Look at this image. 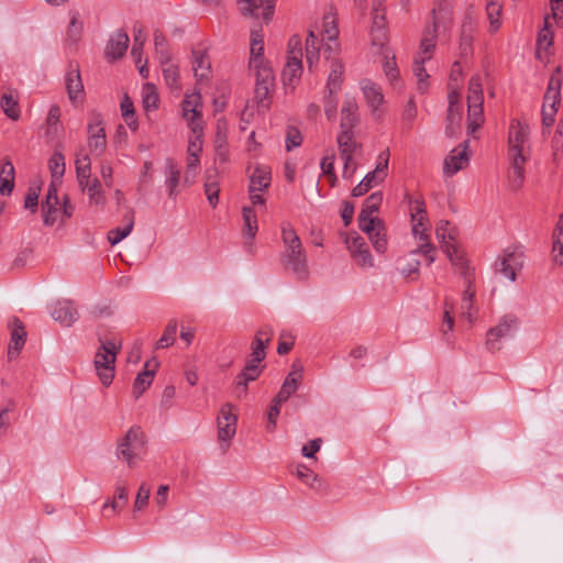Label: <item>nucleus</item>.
Instances as JSON below:
<instances>
[{"instance_id": "obj_1", "label": "nucleus", "mask_w": 563, "mask_h": 563, "mask_svg": "<svg viewBox=\"0 0 563 563\" xmlns=\"http://www.w3.org/2000/svg\"><path fill=\"white\" fill-rule=\"evenodd\" d=\"M529 126L514 119L509 126L508 155L510 170L508 174L511 190L521 188L525 181V164L530 156Z\"/></svg>"}, {"instance_id": "obj_2", "label": "nucleus", "mask_w": 563, "mask_h": 563, "mask_svg": "<svg viewBox=\"0 0 563 563\" xmlns=\"http://www.w3.org/2000/svg\"><path fill=\"white\" fill-rule=\"evenodd\" d=\"M146 438L140 426H132L118 441L117 457L134 467L145 453Z\"/></svg>"}, {"instance_id": "obj_3", "label": "nucleus", "mask_w": 563, "mask_h": 563, "mask_svg": "<svg viewBox=\"0 0 563 563\" xmlns=\"http://www.w3.org/2000/svg\"><path fill=\"white\" fill-rule=\"evenodd\" d=\"M76 174L78 186L82 191L88 192L91 203L104 205V196L101 190V183L97 178H91V162L88 155L76 158Z\"/></svg>"}, {"instance_id": "obj_4", "label": "nucleus", "mask_w": 563, "mask_h": 563, "mask_svg": "<svg viewBox=\"0 0 563 563\" xmlns=\"http://www.w3.org/2000/svg\"><path fill=\"white\" fill-rule=\"evenodd\" d=\"M120 346H117L113 341L108 340L106 342H101V345L95 355V367L104 387L110 386L113 380L114 364Z\"/></svg>"}, {"instance_id": "obj_5", "label": "nucleus", "mask_w": 563, "mask_h": 563, "mask_svg": "<svg viewBox=\"0 0 563 563\" xmlns=\"http://www.w3.org/2000/svg\"><path fill=\"white\" fill-rule=\"evenodd\" d=\"M389 150L382 151L377 156L375 169L367 173L365 177L352 189L353 197L364 196L374 186L382 184L388 174Z\"/></svg>"}, {"instance_id": "obj_6", "label": "nucleus", "mask_w": 563, "mask_h": 563, "mask_svg": "<svg viewBox=\"0 0 563 563\" xmlns=\"http://www.w3.org/2000/svg\"><path fill=\"white\" fill-rule=\"evenodd\" d=\"M282 263L297 279H305L308 276L307 256L301 242L285 246Z\"/></svg>"}, {"instance_id": "obj_7", "label": "nucleus", "mask_w": 563, "mask_h": 563, "mask_svg": "<svg viewBox=\"0 0 563 563\" xmlns=\"http://www.w3.org/2000/svg\"><path fill=\"white\" fill-rule=\"evenodd\" d=\"M518 327V318L514 314L504 316L498 324L487 332L486 345L489 351L496 352L501 349V340L514 335Z\"/></svg>"}, {"instance_id": "obj_8", "label": "nucleus", "mask_w": 563, "mask_h": 563, "mask_svg": "<svg viewBox=\"0 0 563 563\" xmlns=\"http://www.w3.org/2000/svg\"><path fill=\"white\" fill-rule=\"evenodd\" d=\"M233 405L230 402L224 404L220 409V415L217 419L218 424V439L221 444L227 443L223 449L229 446V442L235 435L238 417L232 412Z\"/></svg>"}, {"instance_id": "obj_9", "label": "nucleus", "mask_w": 563, "mask_h": 563, "mask_svg": "<svg viewBox=\"0 0 563 563\" xmlns=\"http://www.w3.org/2000/svg\"><path fill=\"white\" fill-rule=\"evenodd\" d=\"M255 71V100L261 108L268 107V100L274 89V75L272 68H262Z\"/></svg>"}, {"instance_id": "obj_10", "label": "nucleus", "mask_w": 563, "mask_h": 563, "mask_svg": "<svg viewBox=\"0 0 563 563\" xmlns=\"http://www.w3.org/2000/svg\"><path fill=\"white\" fill-rule=\"evenodd\" d=\"M183 112L184 117L188 121V124L192 132H201L203 130V125L201 122V112L199 107L201 106V95L200 92H194L191 95H187L183 100Z\"/></svg>"}, {"instance_id": "obj_11", "label": "nucleus", "mask_w": 563, "mask_h": 563, "mask_svg": "<svg viewBox=\"0 0 563 563\" xmlns=\"http://www.w3.org/2000/svg\"><path fill=\"white\" fill-rule=\"evenodd\" d=\"M89 148L97 154L103 153L107 145L106 131L103 128L102 115L98 112H92L88 123Z\"/></svg>"}, {"instance_id": "obj_12", "label": "nucleus", "mask_w": 563, "mask_h": 563, "mask_svg": "<svg viewBox=\"0 0 563 563\" xmlns=\"http://www.w3.org/2000/svg\"><path fill=\"white\" fill-rule=\"evenodd\" d=\"M345 243L352 257L360 266L372 267L374 265L373 256L371 255L367 244L362 236L356 233L347 235Z\"/></svg>"}, {"instance_id": "obj_13", "label": "nucleus", "mask_w": 563, "mask_h": 563, "mask_svg": "<svg viewBox=\"0 0 563 563\" xmlns=\"http://www.w3.org/2000/svg\"><path fill=\"white\" fill-rule=\"evenodd\" d=\"M57 195V188L54 181H51L45 200L42 202L43 223L46 227H53L58 219L60 206Z\"/></svg>"}, {"instance_id": "obj_14", "label": "nucleus", "mask_w": 563, "mask_h": 563, "mask_svg": "<svg viewBox=\"0 0 563 563\" xmlns=\"http://www.w3.org/2000/svg\"><path fill=\"white\" fill-rule=\"evenodd\" d=\"M274 336V330L269 325L261 327L251 343L250 358L254 362H263L266 357V349Z\"/></svg>"}, {"instance_id": "obj_15", "label": "nucleus", "mask_w": 563, "mask_h": 563, "mask_svg": "<svg viewBox=\"0 0 563 563\" xmlns=\"http://www.w3.org/2000/svg\"><path fill=\"white\" fill-rule=\"evenodd\" d=\"M244 5L241 7L243 14L251 15L255 19L263 18L268 23L274 14V0H243Z\"/></svg>"}, {"instance_id": "obj_16", "label": "nucleus", "mask_w": 563, "mask_h": 563, "mask_svg": "<svg viewBox=\"0 0 563 563\" xmlns=\"http://www.w3.org/2000/svg\"><path fill=\"white\" fill-rule=\"evenodd\" d=\"M523 265L522 254L517 251L506 250L497 263L498 272L509 280H516V272Z\"/></svg>"}, {"instance_id": "obj_17", "label": "nucleus", "mask_w": 563, "mask_h": 563, "mask_svg": "<svg viewBox=\"0 0 563 563\" xmlns=\"http://www.w3.org/2000/svg\"><path fill=\"white\" fill-rule=\"evenodd\" d=\"M129 43L130 38L126 32L123 30H118L114 32L110 36L106 46L104 55L107 59L115 60L121 58L125 54L129 47Z\"/></svg>"}, {"instance_id": "obj_18", "label": "nucleus", "mask_w": 563, "mask_h": 563, "mask_svg": "<svg viewBox=\"0 0 563 563\" xmlns=\"http://www.w3.org/2000/svg\"><path fill=\"white\" fill-rule=\"evenodd\" d=\"M476 32V22L471 13L465 14L460 35V55L466 57L473 52V40Z\"/></svg>"}, {"instance_id": "obj_19", "label": "nucleus", "mask_w": 563, "mask_h": 563, "mask_svg": "<svg viewBox=\"0 0 563 563\" xmlns=\"http://www.w3.org/2000/svg\"><path fill=\"white\" fill-rule=\"evenodd\" d=\"M463 150H453L452 153L444 159L443 173L446 176H453L459 170L463 169L468 163V155L466 150L468 147V140L462 143Z\"/></svg>"}, {"instance_id": "obj_20", "label": "nucleus", "mask_w": 563, "mask_h": 563, "mask_svg": "<svg viewBox=\"0 0 563 563\" xmlns=\"http://www.w3.org/2000/svg\"><path fill=\"white\" fill-rule=\"evenodd\" d=\"M52 318L65 327L71 325L78 318V311L69 300L57 301L51 311Z\"/></svg>"}, {"instance_id": "obj_21", "label": "nucleus", "mask_w": 563, "mask_h": 563, "mask_svg": "<svg viewBox=\"0 0 563 563\" xmlns=\"http://www.w3.org/2000/svg\"><path fill=\"white\" fill-rule=\"evenodd\" d=\"M11 341L8 349L9 360L16 357L25 344L26 332L22 321L18 318H13L11 321Z\"/></svg>"}, {"instance_id": "obj_22", "label": "nucleus", "mask_w": 563, "mask_h": 563, "mask_svg": "<svg viewBox=\"0 0 563 563\" xmlns=\"http://www.w3.org/2000/svg\"><path fill=\"white\" fill-rule=\"evenodd\" d=\"M262 362H254L249 360L242 371L235 377V384L238 388L243 387V394H247V385L251 382L256 380L262 374L264 366H261Z\"/></svg>"}, {"instance_id": "obj_23", "label": "nucleus", "mask_w": 563, "mask_h": 563, "mask_svg": "<svg viewBox=\"0 0 563 563\" xmlns=\"http://www.w3.org/2000/svg\"><path fill=\"white\" fill-rule=\"evenodd\" d=\"M358 122L357 104L354 99L346 98L341 110V132H353Z\"/></svg>"}, {"instance_id": "obj_24", "label": "nucleus", "mask_w": 563, "mask_h": 563, "mask_svg": "<svg viewBox=\"0 0 563 563\" xmlns=\"http://www.w3.org/2000/svg\"><path fill=\"white\" fill-rule=\"evenodd\" d=\"M442 250L449 256L450 262L460 272L464 280H466L467 277H473L467 260L454 245L444 243Z\"/></svg>"}, {"instance_id": "obj_25", "label": "nucleus", "mask_w": 563, "mask_h": 563, "mask_svg": "<svg viewBox=\"0 0 563 563\" xmlns=\"http://www.w3.org/2000/svg\"><path fill=\"white\" fill-rule=\"evenodd\" d=\"M65 80L68 98L71 103H76L84 92V85L81 81L79 67H73L70 65V68L66 74Z\"/></svg>"}, {"instance_id": "obj_26", "label": "nucleus", "mask_w": 563, "mask_h": 563, "mask_svg": "<svg viewBox=\"0 0 563 563\" xmlns=\"http://www.w3.org/2000/svg\"><path fill=\"white\" fill-rule=\"evenodd\" d=\"M373 25L371 30L372 42L375 46L383 47L387 41V29L385 12H379L375 7V13L372 14Z\"/></svg>"}, {"instance_id": "obj_27", "label": "nucleus", "mask_w": 563, "mask_h": 563, "mask_svg": "<svg viewBox=\"0 0 563 563\" xmlns=\"http://www.w3.org/2000/svg\"><path fill=\"white\" fill-rule=\"evenodd\" d=\"M302 70L303 68L301 59H298L295 56L287 58V63L282 71V79L284 85L294 88L295 84L300 79Z\"/></svg>"}, {"instance_id": "obj_28", "label": "nucleus", "mask_w": 563, "mask_h": 563, "mask_svg": "<svg viewBox=\"0 0 563 563\" xmlns=\"http://www.w3.org/2000/svg\"><path fill=\"white\" fill-rule=\"evenodd\" d=\"M15 169L12 162L5 158L0 167V195L10 196L14 188Z\"/></svg>"}, {"instance_id": "obj_29", "label": "nucleus", "mask_w": 563, "mask_h": 563, "mask_svg": "<svg viewBox=\"0 0 563 563\" xmlns=\"http://www.w3.org/2000/svg\"><path fill=\"white\" fill-rule=\"evenodd\" d=\"M271 169L266 166H256L250 176L249 191H264L271 185Z\"/></svg>"}, {"instance_id": "obj_30", "label": "nucleus", "mask_w": 563, "mask_h": 563, "mask_svg": "<svg viewBox=\"0 0 563 563\" xmlns=\"http://www.w3.org/2000/svg\"><path fill=\"white\" fill-rule=\"evenodd\" d=\"M340 155L343 161H352L360 144L355 141L353 132H341L336 137Z\"/></svg>"}, {"instance_id": "obj_31", "label": "nucleus", "mask_w": 563, "mask_h": 563, "mask_svg": "<svg viewBox=\"0 0 563 563\" xmlns=\"http://www.w3.org/2000/svg\"><path fill=\"white\" fill-rule=\"evenodd\" d=\"M343 73V63L339 58H333L330 64V73L327 81V90L330 95H334L341 89Z\"/></svg>"}, {"instance_id": "obj_32", "label": "nucleus", "mask_w": 563, "mask_h": 563, "mask_svg": "<svg viewBox=\"0 0 563 563\" xmlns=\"http://www.w3.org/2000/svg\"><path fill=\"white\" fill-rule=\"evenodd\" d=\"M438 26L434 22L432 27L428 29L422 37L419 46V52L416 56H420L421 59L429 60L432 57V54L435 49V38H437Z\"/></svg>"}, {"instance_id": "obj_33", "label": "nucleus", "mask_w": 563, "mask_h": 563, "mask_svg": "<svg viewBox=\"0 0 563 563\" xmlns=\"http://www.w3.org/2000/svg\"><path fill=\"white\" fill-rule=\"evenodd\" d=\"M166 186L168 189V196L172 199H175L178 195L177 187L179 185L180 180V169L175 163L174 159L167 158L166 159Z\"/></svg>"}, {"instance_id": "obj_34", "label": "nucleus", "mask_w": 563, "mask_h": 563, "mask_svg": "<svg viewBox=\"0 0 563 563\" xmlns=\"http://www.w3.org/2000/svg\"><path fill=\"white\" fill-rule=\"evenodd\" d=\"M361 87L364 93V97L367 101V104L373 109L377 110L378 107L383 103L384 96L380 91L379 86L369 79H364L361 81Z\"/></svg>"}, {"instance_id": "obj_35", "label": "nucleus", "mask_w": 563, "mask_h": 563, "mask_svg": "<svg viewBox=\"0 0 563 563\" xmlns=\"http://www.w3.org/2000/svg\"><path fill=\"white\" fill-rule=\"evenodd\" d=\"M124 224L109 231L108 240L111 245L120 243L125 239L134 227V214L132 211L128 212L123 218Z\"/></svg>"}, {"instance_id": "obj_36", "label": "nucleus", "mask_w": 563, "mask_h": 563, "mask_svg": "<svg viewBox=\"0 0 563 563\" xmlns=\"http://www.w3.org/2000/svg\"><path fill=\"white\" fill-rule=\"evenodd\" d=\"M320 57V43L313 31H309L306 40V62L308 69L313 70Z\"/></svg>"}, {"instance_id": "obj_37", "label": "nucleus", "mask_w": 563, "mask_h": 563, "mask_svg": "<svg viewBox=\"0 0 563 563\" xmlns=\"http://www.w3.org/2000/svg\"><path fill=\"white\" fill-rule=\"evenodd\" d=\"M553 262L556 265L563 264V213L560 214L558 223L553 231Z\"/></svg>"}, {"instance_id": "obj_38", "label": "nucleus", "mask_w": 563, "mask_h": 563, "mask_svg": "<svg viewBox=\"0 0 563 563\" xmlns=\"http://www.w3.org/2000/svg\"><path fill=\"white\" fill-rule=\"evenodd\" d=\"M194 56V74L198 81L208 79L210 73V62L202 51H192Z\"/></svg>"}, {"instance_id": "obj_39", "label": "nucleus", "mask_w": 563, "mask_h": 563, "mask_svg": "<svg viewBox=\"0 0 563 563\" xmlns=\"http://www.w3.org/2000/svg\"><path fill=\"white\" fill-rule=\"evenodd\" d=\"M150 362L145 363V368L137 374L133 384V395L139 398L152 384L155 369H148Z\"/></svg>"}, {"instance_id": "obj_40", "label": "nucleus", "mask_w": 563, "mask_h": 563, "mask_svg": "<svg viewBox=\"0 0 563 563\" xmlns=\"http://www.w3.org/2000/svg\"><path fill=\"white\" fill-rule=\"evenodd\" d=\"M129 500L128 486L125 482L119 481L115 485L114 496L112 501H106L103 505V510H107L109 507L115 511L117 509L123 508Z\"/></svg>"}, {"instance_id": "obj_41", "label": "nucleus", "mask_w": 563, "mask_h": 563, "mask_svg": "<svg viewBox=\"0 0 563 563\" xmlns=\"http://www.w3.org/2000/svg\"><path fill=\"white\" fill-rule=\"evenodd\" d=\"M426 62L427 60L421 59L420 56H415L413 64H412V71L417 78V89L420 93H424L429 87V84H428L429 75L424 68Z\"/></svg>"}, {"instance_id": "obj_42", "label": "nucleus", "mask_w": 563, "mask_h": 563, "mask_svg": "<svg viewBox=\"0 0 563 563\" xmlns=\"http://www.w3.org/2000/svg\"><path fill=\"white\" fill-rule=\"evenodd\" d=\"M483 84L478 75L473 76L468 82L467 104H474V107L483 106Z\"/></svg>"}, {"instance_id": "obj_43", "label": "nucleus", "mask_w": 563, "mask_h": 563, "mask_svg": "<svg viewBox=\"0 0 563 563\" xmlns=\"http://www.w3.org/2000/svg\"><path fill=\"white\" fill-rule=\"evenodd\" d=\"M69 15H70V21H69L67 32H66V40H67V42L71 43V44H76L80 40L81 33L84 30V23L80 20L79 12L71 11L69 13Z\"/></svg>"}, {"instance_id": "obj_44", "label": "nucleus", "mask_w": 563, "mask_h": 563, "mask_svg": "<svg viewBox=\"0 0 563 563\" xmlns=\"http://www.w3.org/2000/svg\"><path fill=\"white\" fill-rule=\"evenodd\" d=\"M242 217L244 221L243 235L247 239H254L258 230L255 211L252 207H243Z\"/></svg>"}, {"instance_id": "obj_45", "label": "nucleus", "mask_w": 563, "mask_h": 563, "mask_svg": "<svg viewBox=\"0 0 563 563\" xmlns=\"http://www.w3.org/2000/svg\"><path fill=\"white\" fill-rule=\"evenodd\" d=\"M48 167L52 176V181L56 183L62 180L65 174V157L59 151H55L49 158Z\"/></svg>"}, {"instance_id": "obj_46", "label": "nucleus", "mask_w": 563, "mask_h": 563, "mask_svg": "<svg viewBox=\"0 0 563 563\" xmlns=\"http://www.w3.org/2000/svg\"><path fill=\"white\" fill-rule=\"evenodd\" d=\"M561 73L562 68L558 66L549 80L548 90L544 96L545 102L550 100H554V102L560 101V90L562 85Z\"/></svg>"}, {"instance_id": "obj_47", "label": "nucleus", "mask_w": 563, "mask_h": 563, "mask_svg": "<svg viewBox=\"0 0 563 563\" xmlns=\"http://www.w3.org/2000/svg\"><path fill=\"white\" fill-rule=\"evenodd\" d=\"M474 277H467L465 283V290L462 296V314L468 319H471V309L473 307V301L475 298L476 290L473 287Z\"/></svg>"}, {"instance_id": "obj_48", "label": "nucleus", "mask_w": 563, "mask_h": 563, "mask_svg": "<svg viewBox=\"0 0 563 563\" xmlns=\"http://www.w3.org/2000/svg\"><path fill=\"white\" fill-rule=\"evenodd\" d=\"M154 44L155 52L161 65H165L170 62L167 40L165 35L158 30L154 32Z\"/></svg>"}, {"instance_id": "obj_49", "label": "nucleus", "mask_w": 563, "mask_h": 563, "mask_svg": "<svg viewBox=\"0 0 563 563\" xmlns=\"http://www.w3.org/2000/svg\"><path fill=\"white\" fill-rule=\"evenodd\" d=\"M158 92L153 84H145L142 88V102L146 111L155 110L158 107Z\"/></svg>"}, {"instance_id": "obj_50", "label": "nucleus", "mask_w": 563, "mask_h": 563, "mask_svg": "<svg viewBox=\"0 0 563 563\" xmlns=\"http://www.w3.org/2000/svg\"><path fill=\"white\" fill-rule=\"evenodd\" d=\"M263 53H264V41L251 43L250 67L253 70H258L262 68H269L263 58Z\"/></svg>"}, {"instance_id": "obj_51", "label": "nucleus", "mask_w": 563, "mask_h": 563, "mask_svg": "<svg viewBox=\"0 0 563 563\" xmlns=\"http://www.w3.org/2000/svg\"><path fill=\"white\" fill-rule=\"evenodd\" d=\"M367 235L375 251L378 253H385V251L387 250L385 224L378 223L376 230L374 232L368 233Z\"/></svg>"}, {"instance_id": "obj_52", "label": "nucleus", "mask_w": 563, "mask_h": 563, "mask_svg": "<svg viewBox=\"0 0 563 563\" xmlns=\"http://www.w3.org/2000/svg\"><path fill=\"white\" fill-rule=\"evenodd\" d=\"M487 18L489 20V26L492 32H496L500 25V15L503 12V3L490 2L486 3Z\"/></svg>"}, {"instance_id": "obj_53", "label": "nucleus", "mask_w": 563, "mask_h": 563, "mask_svg": "<svg viewBox=\"0 0 563 563\" xmlns=\"http://www.w3.org/2000/svg\"><path fill=\"white\" fill-rule=\"evenodd\" d=\"M176 333H177V321L172 319L168 322L163 335L157 341L156 349H165V347L173 345L176 340Z\"/></svg>"}, {"instance_id": "obj_54", "label": "nucleus", "mask_w": 563, "mask_h": 563, "mask_svg": "<svg viewBox=\"0 0 563 563\" xmlns=\"http://www.w3.org/2000/svg\"><path fill=\"white\" fill-rule=\"evenodd\" d=\"M1 108L8 118L12 120H18L20 118V109L18 101L11 95H2Z\"/></svg>"}, {"instance_id": "obj_55", "label": "nucleus", "mask_w": 563, "mask_h": 563, "mask_svg": "<svg viewBox=\"0 0 563 563\" xmlns=\"http://www.w3.org/2000/svg\"><path fill=\"white\" fill-rule=\"evenodd\" d=\"M219 184L214 176H208L205 183V194L211 207H216L219 202Z\"/></svg>"}, {"instance_id": "obj_56", "label": "nucleus", "mask_w": 563, "mask_h": 563, "mask_svg": "<svg viewBox=\"0 0 563 563\" xmlns=\"http://www.w3.org/2000/svg\"><path fill=\"white\" fill-rule=\"evenodd\" d=\"M162 71L167 86L172 89L179 88V70L176 65L168 62L167 64L162 65Z\"/></svg>"}, {"instance_id": "obj_57", "label": "nucleus", "mask_w": 563, "mask_h": 563, "mask_svg": "<svg viewBox=\"0 0 563 563\" xmlns=\"http://www.w3.org/2000/svg\"><path fill=\"white\" fill-rule=\"evenodd\" d=\"M382 201H383V192L382 191L373 192L371 196H368L365 199V201L363 203V208L360 213L371 214V216L374 214L375 212H377L379 210Z\"/></svg>"}, {"instance_id": "obj_58", "label": "nucleus", "mask_w": 563, "mask_h": 563, "mask_svg": "<svg viewBox=\"0 0 563 563\" xmlns=\"http://www.w3.org/2000/svg\"><path fill=\"white\" fill-rule=\"evenodd\" d=\"M461 119H462L461 107L449 106L448 115H446V121H448L446 134L449 136H452L454 134L455 126L456 128L460 126Z\"/></svg>"}, {"instance_id": "obj_59", "label": "nucleus", "mask_w": 563, "mask_h": 563, "mask_svg": "<svg viewBox=\"0 0 563 563\" xmlns=\"http://www.w3.org/2000/svg\"><path fill=\"white\" fill-rule=\"evenodd\" d=\"M297 388V378H286L280 387V390L275 396L277 402H286L289 397L296 393Z\"/></svg>"}, {"instance_id": "obj_60", "label": "nucleus", "mask_w": 563, "mask_h": 563, "mask_svg": "<svg viewBox=\"0 0 563 563\" xmlns=\"http://www.w3.org/2000/svg\"><path fill=\"white\" fill-rule=\"evenodd\" d=\"M358 227L366 234L374 232L378 223H384L380 219L373 217V214H358Z\"/></svg>"}, {"instance_id": "obj_61", "label": "nucleus", "mask_w": 563, "mask_h": 563, "mask_svg": "<svg viewBox=\"0 0 563 563\" xmlns=\"http://www.w3.org/2000/svg\"><path fill=\"white\" fill-rule=\"evenodd\" d=\"M134 43L132 47V55L136 58V63L140 62L143 52V45L146 41V35L141 27L134 25Z\"/></svg>"}, {"instance_id": "obj_62", "label": "nucleus", "mask_w": 563, "mask_h": 563, "mask_svg": "<svg viewBox=\"0 0 563 563\" xmlns=\"http://www.w3.org/2000/svg\"><path fill=\"white\" fill-rule=\"evenodd\" d=\"M334 161L335 155L332 153L330 155L324 156L320 164L322 173L331 179L332 186H334L336 181V176L334 173Z\"/></svg>"}, {"instance_id": "obj_63", "label": "nucleus", "mask_w": 563, "mask_h": 563, "mask_svg": "<svg viewBox=\"0 0 563 563\" xmlns=\"http://www.w3.org/2000/svg\"><path fill=\"white\" fill-rule=\"evenodd\" d=\"M323 32L329 41H335L339 35V29L335 24V18L332 14H327L323 18Z\"/></svg>"}, {"instance_id": "obj_64", "label": "nucleus", "mask_w": 563, "mask_h": 563, "mask_svg": "<svg viewBox=\"0 0 563 563\" xmlns=\"http://www.w3.org/2000/svg\"><path fill=\"white\" fill-rule=\"evenodd\" d=\"M151 495V488L145 483L141 484L139 492L136 494L134 509L140 511L147 506L148 499Z\"/></svg>"}]
</instances>
